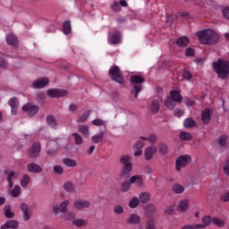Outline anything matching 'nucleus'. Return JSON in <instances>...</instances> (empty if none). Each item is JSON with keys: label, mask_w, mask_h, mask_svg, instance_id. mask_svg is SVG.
<instances>
[{"label": "nucleus", "mask_w": 229, "mask_h": 229, "mask_svg": "<svg viewBox=\"0 0 229 229\" xmlns=\"http://www.w3.org/2000/svg\"><path fill=\"white\" fill-rule=\"evenodd\" d=\"M121 164H123V168L119 174L120 178L126 180L131 170L133 169V165H131V157L130 155L123 156L120 158Z\"/></svg>", "instance_id": "nucleus-3"}, {"label": "nucleus", "mask_w": 229, "mask_h": 229, "mask_svg": "<svg viewBox=\"0 0 229 229\" xmlns=\"http://www.w3.org/2000/svg\"><path fill=\"white\" fill-rule=\"evenodd\" d=\"M130 187H131V182H123L121 186V191L122 192H128L130 191Z\"/></svg>", "instance_id": "nucleus-48"}, {"label": "nucleus", "mask_w": 229, "mask_h": 229, "mask_svg": "<svg viewBox=\"0 0 229 229\" xmlns=\"http://www.w3.org/2000/svg\"><path fill=\"white\" fill-rule=\"evenodd\" d=\"M183 126L184 128H196V126H198V123H196V121H194V119L192 118H187L184 120L183 122Z\"/></svg>", "instance_id": "nucleus-25"}, {"label": "nucleus", "mask_w": 229, "mask_h": 229, "mask_svg": "<svg viewBox=\"0 0 229 229\" xmlns=\"http://www.w3.org/2000/svg\"><path fill=\"white\" fill-rule=\"evenodd\" d=\"M76 217V214L69 211L66 212L63 218L64 219V221H73V219H75Z\"/></svg>", "instance_id": "nucleus-45"}, {"label": "nucleus", "mask_w": 229, "mask_h": 229, "mask_svg": "<svg viewBox=\"0 0 229 229\" xmlns=\"http://www.w3.org/2000/svg\"><path fill=\"white\" fill-rule=\"evenodd\" d=\"M56 151H58V144L56 143V141H53L52 143H49L47 145V154L49 157H53V155H55Z\"/></svg>", "instance_id": "nucleus-18"}, {"label": "nucleus", "mask_w": 229, "mask_h": 229, "mask_svg": "<svg viewBox=\"0 0 229 229\" xmlns=\"http://www.w3.org/2000/svg\"><path fill=\"white\" fill-rule=\"evenodd\" d=\"M27 171L32 174H38L44 171V168L37 163H30L27 165Z\"/></svg>", "instance_id": "nucleus-10"}, {"label": "nucleus", "mask_w": 229, "mask_h": 229, "mask_svg": "<svg viewBox=\"0 0 229 229\" xmlns=\"http://www.w3.org/2000/svg\"><path fill=\"white\" fill-rule=\"evenodd\" d=\"M169 149L167 148V145L165 144H159V153L160 155H167Z\"/></svg>", "instance_id": "nucleus-53"}, {"label": "nucleus", "mask_w": 229, "mask_h": 229, "mask_svg": "<svg viewBox=\"0 0 229 229\" xmlns=\"http://www.w3.org/2000/svg\"><path fill=\"white\" fill-rule=\"evenodd\" d=\"M140 203V200L137 197H133L129 201V207H130V208H137L139 207Z\"/></svg>", "instance_id": "nucleus-41"}, {"label": "nucleus", "mask_w": 229, "mask_h": 229, "mask_svg": "<svg viewBox=\"0 0 229 229\" xmlns=\"http://www.w3.org/2000/svg\"><path fill=\"white\" fill-rule=\"evenodd\" d=\"M221 199H222V201H224V203H228V201H229V192H226L224 195H222Z\"/></svg>", "instance_id": "nucleus-63"}, {"label": "nucleus", "mask_w": 229, "mask_h": 229, "mask_svg": "<svg viewBox=\"0 0 229 229\" xmlns=\"http://www.w3.org/2000/svg\"><path fill=\"white\" fill-rule=\"evenodd\" d=\"M8 105L12 108V111H11L12 115H17V110L19 108V99H17V98L13 97L9 99Z\"/></svg>", "instance_id": "nucleus-15"}, {"label": "nucleus", "mask_w": 229, "mask_h": 229, "mask_svg": "<svg viewBox=\"0 0 229 229\" xmlns=\"http://www.w3.org/2000/svg\"><path fill=\"white\" fill-rule=\"evenodd\" d=\"M78 131L82 133L83 137H90V128L88 125H81Z\"/></svg>", "instance_id": "nucleus-28"}, {"label": "nucleus", "mask_w": 229, "mask_h": 229, "mask_svg": "<svg viewBox=\"0 0 229 229\" xmlns=\"http://www.w3.org/2000/svg\"><path fill=\"white\" fill-rule=\"evenodd\" d=\"M201 221L204 228H207V226H210V225H212L214 218L210 216H204Z\"/></svg>", "instance_id": "nucleus-32"}, {"label": "nucleus", "mask_w": 229, "mask_h": 229, "mask_svg": "<svg viewBox=\"0 0 229 229\" xmlns=\"http://www.w3.org/2000/svg\"><path fill=\"white\" fill-rule=\"evenodd\" d=\"M179 47H185L189 45V38L187 37H181L176 41Z\"/></svg>", "instance_id": "nucleus-30"}, {"label": "nucleus", "mask_w": 229, "mask_h": 229, "mask_svg": "<svg viewBox=\"0 0 229 229\" xmlns=\"http://www.w3.org/2000/svg\"><path fill=\"white\" fill-rule=\"evenodd\" d=\"M173 191H174V194H183V192L185 191V187H183L178 183H174L173 185Z\"/></svg>", "instance_id": "nucleus-36"}, {"label": "nucleus", "mask_w": 229, "mask_h": 229, "mask_svg": "<svg viewBox=\"0 0 229 229\" xmlns=\"http://www.w3.org/2000/svg\"><path fill=\"white\" fill-rule=\"evenodd\" d=\"M91 124H93V126H106V122L105 120H101V118H97L91 121Z\"/></svg>", "instance_id": "nucleus-46"}, {"label": "nucleus", "mask_w": 229, "mask_h": 229, "mask_svg": "<svg viewBox=\"0 0 229 229\" xmlns=\"http://www.w3.org/2000/svg\"><path fill=\"white\" fill-rule=\"evenodd\" d=\"M4 214L7 219H13V217H15V213L13 212L12 207L10 205L4 207Z\"/></svg>", "instance_id": "nucleus-24"}, {"label": "nucleus", "mask_w": 229, "mask_h": 229, "mask_svg": "<svg viewBox=\"0 0 229 229\" xmlns=\"http://www.w3.org/2000/svg\"><path fill=\"white\" fill-rule=\"evenodd\" d=\"M155 153H157V147L155 146L147 147L144 150L145 160H151V158H153V157L155 156Z\"/></svg>", "instance_id": "nucleus-16"}, {"label": "nucleus", "mask_w": 229, "mask_h": 229, "mask_svg": "<svg viewBox=\"0 0 229 229\" xmlns=\"http://www.w3.org/2000/svg\"><path fill=\"white\" fill-rule=\"evenodd\" d=\"M30 182V175H24L23 178L21 181V185L25 189V187H28V184Z\"/></svg>", "instance_id": "nucleus-51"}, {"label": "nucleus", "mask_w": 229, "mask_h": 229, "mask_svg": "<svg viewBox=\"0 0 229 229\" xmlns=\"http://www.w3.org/2000/svg\"><path fill=\"white\" fill-rule=\"evenodd\" d=\"M54 173H55V174H64V167L60 165H54Z\"/></svg>", "instance_id": "nucleus-55"}, {"label": "nucleus", "mask_w": 229, "mask_h": 229, "mask_svg": "<svg viewBox=\"0 0 229 229\" xmlns=\"http://www.w3.org/2000/svg\"><path fill=\"white\" fill-rule=\"evenodd\" d=\"M41 149H42V147L40 145V142L33 143L28 152L29 158H30L31 160H35L36 158H38V157L40 156Z\"/></svg>", "instance_id": "nucleus-6"}, {"label": "nucleus", "mask_w": 229, "mask_h": 229, "mask_svg": "<svg viewBox=\"0 0 229 229\" xmlns=\"http://www.w3.org/2000/svg\"><path fill=\"white\" fill-rule=\"evenodd\" d=\"M63 187L64 191H66V192H76V191L74 190V184H72V182H65Z\"/></svg>", "instance_id": "nucleus-39"}, {"label": "nucleus", "mask_w": 229, "mask_h": 229, "mask_svg": "<svg viewBox=\"0 0 229 229\" xmlns=\"http://www.w3.org/2000/svg\"><path fill=\"white\" fill-rule=\"evenodd\" d=\"M223 15H224L225 19L229 20V7H225L223 9Z\"/></svg>", "instance_id": "nucleus-62"}, {"label": "nucleus", "mask_w": 229, "mask_h": 229, "mask_svg": "<svg viewBox=\"0 0 229 229\" xmlns=\"http://www.w3.org/2000/svg\"><path fill=\"white\" fill-rule=\"evenodd\" d=\"M20 208L22 212L23 221H30V219H31V215L33 214V211L30 209V206L25 202H22L20 205Z\"/></svg>", "instance_id": "nucleus-8"}, {"label": "nucleus", "mask_w": 229, "mask_h": 229, "mask_svg": "<svg viewBox=\"0 0 229 229\" xmlns=\"http://www.w3.org/2000/svg\"><path fill=\"white\" fill-rule=\"evenodd\" d=\"M213 225H215L218 228H224L225 223L221 218L213 217Z\"/></svg>", "instance_id": "nucleus-44"}, {"label": "nucleus", "mask_w": 229, "mask_h": 229, "mask_svg": "<svg viewBox=\"0 0 229 229\" xmlns=\"http://www.w3.org/2000/svg\"><path fill=\"white\" fill-rule=\"evenodd\" d=\"M165 106H166V108H170L171 110H173L174 108V104H173V100H171V98H167L165 100Z\"/></svg>", "instance_id": "nucleus-56"}, {"label": "nucleus", "mask_w": 229, "mask_h": 229, "mask_svg": "<svg viewBox=\"0 0 229 229\" xmlns=\"http://www.w3.org/2000/svg\"><path fill=\"white\" fill-rule=\"evenodd\" d=\"M193 229H203L205 228V225L203 224H193L191 225Z\"/></svg>", "instance_id": "nucleus-64"}, {"label": "nucleus", "mask_w": 229, "mask_h": 229, "mask_svg": "<svg viewBox=\"0 0 229 229\" xmlns=\"http://www.w3.org/2000/svg\"><path fill=\"white\" fill-rule=\"evenodd\" d=\"M108 41L110 44H119V42H121V34L118 32L112 34L111 37L108 38Z\"/></svg>", "instance_id": "nucleus-27"}, {"label": "nucleus", "mask_w": 229, "mask_h": 229, "mask_svg": "<svg viewBox=\"0 0 229 229\" xmlns=\"http://www.w3.org/2000/svg\"><path fill=\"white\" fill-rule=\"evenodd\" d=\"M226 135L221 136L218 140V144H220V146H225L226 144Z\"/></svg>", "instance_id": "nucleus-60"}, {"label": "nucleus", "mask_w": 229, "mask_h": 229, "mask_svg": "<svg viewBox=\"0 0 229 229\" xmlns=\"http://www.w3.org/2000/svg\"><path fill=\"white\" fill-rule=\"evenodd\" d=\"M23 112H26L30 117H33V115H37L38 114V106L27 104L22 106Z\"/></svg>", "instance_id": "nucleus-9"}, {"label": "nucleus", "mask_w": 229, "mask_h": 229, "mask_svg": "<svg viewBox=\"0 0 229 229\" xmlns=\"http://www.w3.org/2000/svg\"><path fill=\"white\" fill-rule=\"evenodd\" d=\"M109 76L113 80V81H116V83H119L120 85H123L124 83V79L123 78V73H121V70L119 69V66H113L109 69Z\"/></svg>", "instance_id": "nucleus-5"}, {"label": "nucleus", "mask_w": 229, "mask_h": 229, "mask_svg": "<svg viewBox=\"0 0 229 229\" xmlns=\"http://www.w3.org/2000/svg\"><path fill=\"white\" fill-rule=\"evenodd\" d=\"M213 69L216 72L218 78L226 80L229 74V61L219 59L213 64Z\"/></svg>", "instance_id": "nucleus-2"}, {"label": "nucleus", "mask_w": 229, "mask_h": 229, "mask_svg": "<svg viewBox=\"0 0 229 229\" xmlns=\"http://www.w3.org/2000/svg\"><path fill=\"white\" fill-rule=\"evenodd\" d=\"M49 84V79L47 77H43L40 79L36 80L33 82V88L34 89H44L46 85Z\"/></svg>", "instance_id": "nucleus-14"}, {"label": "nucleus", "mask_w": 229, "mask_h": 229, "mask_svg": "<svg viewBox=\"0 0 229 229\" xmlns=\"http://www.w3.org/2000/svg\"><path fill=\"white\" fill-rule=\"evenodd\" d=\"M72 225H74V226H77V228H81V226H84L85 225V220L81 218L73 219Z\"/></svg>", "instance_id": "nucleus-49"}, {"label": "nucleus", "mask_w": 229, "mask_h": 229, "mask_svg": "<svg viewBox=\"0 0 229 229\" xmlns=\"http://www.w3.org/2000/svg\"><path fill=\"white\" fill-rule=\"evenodd\" d=\"M5 225H7L8 228H11V229H18L19 228V221H17V220H7L5 222Z\"/></svg>", "instance_id": "nucleus-38"}, {"label": "nucleus", "mask_w": 229, "mask_h": 229, "mask_svg": "<svg viewBox=\"0 0 229 229\" xmlns=\"http://www.w3.org/2000/svg\"><path fill=\"white\" fill-rule=\"evenodd\" d=\"M47 123L50 126V128H53L54 130L58 128V122L56 121V118L52 114H48L47 116Z\"/></svg>", "instance_id": "nucleus-20"}, {"label": "nucleus", "mask_w": 229, "mask_h": 229, "mask_svg": "<svg viewBox=\"0 0 229 229\" xmlns=\"http://www.w3.org/2000/svg\"><path fill=\"white\" fill-rule=\"evenodd\" d=\"M63 164H64L66 167H76L78 165V162L70 157H65L63 159Z\"/></svg>", "instance_id": "nucleus-26"}, {"label": "nucleus", "mask_w": 229, "mask_h": 229, "mask_svg": "<svg viewBox=\"0 0 229 229\" xmlns=\"http://www.w3.org/2000/svg\"><path fill=\"white\" fill-rule=\"evenodd\" d=\"M90 207V202L89 200L78 199L73 203V208L77 210H81L83 208H89Z\"/></svg>", "instance_id": "nucleus-13"}, {"label": "nucleus", "mask_w": 229, "mask_h": 229, "mask_svg": "<svg viewBox=\"0 0 229 229\" xmlns=\"http://www.w3.org/2000/svg\"><path fill=\"white\" fill-rule=\"evenodd\" d=\"M140 203H148L151 199V195L148 192H142L140 194Z\"/></svg>", "instance_id": "nucleus-34"}, {"label": "nucleus", "mask_w": 229, "mask_h": 229, "mask_svg": "<svg viewBox=\"0 0 229 229\" xmlns=\"http://www.w3.org/2000/svg\"><path fill=\"white\" fill-rule=\"evenodd\" d=\"M224 173L225 174H226L227 176H229V160H226L225 163L224 164Z\"/></svg>", "instance_id": "nucleus-59"}, {"label": "nucleus", "mask_w": 229, "mask_h": 229, "mask_svg": "<svg viewBox=\"0 0 229 229\" xmlns=\"http://www.w3.org/2000/svg\"><path fill=\"white\" fill-rule=\"evenodd\" d=\"M170 98L174 101V103H182V101H183V97L180 92L174 89L170 92Z\"/></svg>", "instance_id": "nucleus-21"}, {"label": "nucleus", "mask_w": 229, "mask_h": 229, "mask_svg": "<svg viewBox=\"0 0 229 229\" xmlns=\"http://www.w3.org/2000/svg\"><path fill=\"white\" fill-rule=\"evenodd\" d=\"M4 174H7V182L9 183V188L12 189V187H13V180L17 179L19 175H17L15 171H4Z\"/></svg>", "instance_id": "nucleus-17"}, {"label": "nucleus", "mask_w": 229, "mask_h": 229, "mask_svg": "<svg viewBox=\"0 0 229 229\" xmlns=\"http://www.w3.org/2000/svg\"><path fill=\"white\" fill-rule=\"evenodd\" d=\"M11 194L13 198H19V196H21V186L15 185Z\"/></svg>", "instance_id": "nucleus-47"}, {"label": "nucleus", "mask_w": 229, "mask_h": 229, "mask_svg": "<svg viewBox=\"0 0 229 229\" xmlns=\"http://www.w3.org/2000/svg\"><path fill=\"white\" fill-rule=\"evenodd\" d=\"M155 219L149 218L146 223V229H157Z\"/></svg>", "instance_id": "nucleus-50"}, {"label": "nucleus", "mask_w": 229, "mask_h": 229, "mask_svg": "<svg viewBox=\"0 0 229 229\" xmlns=\"http://www.w3.org/2000/svg\"><path fill=\"white\" fill-rule=\"evenodd\" d=\"M201 121L204 124H208V123H210V108L207 107L203 110Z\"/></svg>", "instance_id": "nucleus-22"}, {"label": "nucleus", "mask_w": 229, "mask_h": 229, "mask_svg": "<svg viewBox=\"0 0 229 229\" xmlns=\"http://www.w3.org/2000/svg\"><path fill=\"white\" fill-rule=\"evenodd\" d=\"M72 137L74 139L76 146H81L83 144V136L78 132H73Z\"/></svg>", "instance_id": "nucleus-35"}, {"label": "nucleus", "mask_w": 229, "mask_h": 229, "mask_svg": "<svg viewBox=\"0 0 229 229\" xmlns=\"http://www.w3.org/2000/svg\"><path fill=\"white\" fill-rule=\"evenodd\" d=\"M111 8L112 10H114V12H121V5L119 4V3L117 2H114L111 4Z\"/></svg>", "instance_id": "nucleus-58"}, {"label": "nucleus", "mask_w": 229, "mask_h": 229, "mask_svg": "<svg viewBox=\"0 0 229 229\" xmlns=\"http://www.w3.org/2000/svg\"><path fill=\"white\" fill-rule=\"evenodd\" d=\"M114 214L121 216V214L124 213V208H123V206H121V205H116L114 208Z\"/></svg>", "instance_id": "nucleus-54"}, {"label": "nucleus", "mask_w": 229, "mask_h": 229, "mask_svg": "<svg viewBox=\"0 0 229 229\" xmlns=\"http://www.w3.org/2000/svg\"><path fill=\"white\" fill-rule=\"evenodd\" d=\"M145 144L143 141L138 140L134 145H133V149H142L144 148Z\"/></svg>", "instance_id": "nucleus-57"}, {"label": "nucleus", "mask_w": 229, "mask_h": 229, "mask_svg": "<svg viewBox=\"0 0 229 229\" xmlns=\"http://www.w3.org/2000/svg\"><path fill=\"white\" fill-rule=\"evenodd\" d=\"M188 208H189V200H181L179 201L177 210L179 212H185V210H187Z\"/></svg>", "instance_id": "nucleus-31"}, {"label": "nucleus", "mask_w": 229, "mask_h": 229, "mask_svg": "<svg viewBox=\"0 0 229 229\" xmlns=\"http://www.w3.org/2000/svg\"><path fill=\"white\" fill-rule=\"evenodd\" d=\"M127 225H139L140 223V216L139 215L132 213L126 219Z\"/></svg>", "instance_id": "nucleus-19"}, {"label": "nucleus", "mask_w": 229, "mask_h": 229, "mask_svg": "<svg viewBox=\"0 0 229 229\" xmlns=\"http://www.w3.org/2000/svg\"><path fill=\"white\" fill-rule=\"evenodd\" d=\"M104 135V132L95 134L91 137V141L93 142V144H99V142H103Z\"/></svg>", "instance_id": "nucleus-29"}, {"label": "nucleus", "mask_w": 229, "mask_h": 229, "mask_svg": "<svg viewBox=\"0 0 229 229\" xmlns=\"http://www.w3.org/2000/svg\"><path fill=\"white\" fill-rule=\"evenodd\" d=\"M89 117H90V112L84 113L83 114L78 116L76 121L77 123H87Z\"/></svg>", "instance_id": "nucleus-42"}, {"label": "nucleus", "mask_w": 229, "mask_h": 229, "mask_svg": "<svg viewBox=\"0 0 229 229\" xmlns=\"http://www.w3.org/2000/svg\"><path fill=\"white\" fill-rule=\"evenodd\" d=\"M179 139L181 140H185V141L192 140V134H191V132L182 131L179 134Z\"/></svg>", "instance_id": "nucleus-37"}, {"label": "nucleus", "mask_w": 229, "mask_h": 229, "mask_svg": "<svg viewBox=\"0 0 229 229\" xmlns=\"http://www.w3.org/2000/svg\"><path fill=\"white\" fill-rule=\"evenodd\" d=\"M130 183H136L137 187H143L144 180H142V176L140 175H134L130 178Z\"/></svg>", "instance_id": "nucleus-23"}, {"label": "nucleus", "mask_w": 229, "mask_h": 229, "mask_svg": "<svg viewBox=\"0 0 229 229\" xmlns=\"http://www.w3.org/2000/svg\"><path fill=\"white\" fill-rule=\"evenodd\" d=\"M197 37L200 44H203L204 46L207 44L214 46V44H217V42H219V34L211 29L197 32Z\"/></svg>", "instance_id": "nucleus-1"}, {"label": "nucleus", "mask_w": 229, "mask_h": 229, "mask_svg": "<svg viewBox=\"0 0 229 229\" xmlns=\"http://www.w3.org/2000/svg\"><path fill=\"white\" fill-rule=\"evenodd\" d=\"M140 140H148L151 144L157 142V134H150L148 137L140 136Z\"/></svg>", "instance_id": "nucleus-40"}, {"label": "nucleus", "mask_w": 229, "mask_h": 229, "mask_svg": "<svg viewBox=\"0 0 229 229\" xmlns=\"http://www.w3.org/2000/svg\"><path fill=\"white\" fill-rule=\"evenodd\" d=\"M6 42L8 46H12L14 49L19 47V39L17 38V36L12 32L6 36Z\"/></svg>", "instance_id": "nucleus-12"}, {"label": "nucleus", "mask_w": 229, "mask_h": 229, "mask_svg": "<svg viewBox=\"0 0 229 229\" xmlns=\"http://www.w3.org/2000/svg\"><path fill=\"white\" fill-rule=\"evenodd\" d=\"M49 98H64L67 94V90L51 89L47 91Z\"/></svg>", "instance_id": "nucleus-11"}, {"label": "nucleus", "mask_w": 229, "mask_h": 229, "mask_svg": "<svg viewBox=\"0 0 229 229\" xmlns=\"http://www.w3.org/2000/svg\"><path fill=\"white\" fill-rule=\"evenodd\" d=\"M182 75H183V78H185V80H191V78H192L191 72H189L187 70L182 71Z\"/></svg>", "instance_id": "nucleus-61"}, {"label": "nucleus", "mask_w": 229, "mask_h": 229, "mask_svg": "<svg viewBox=\"0 0 229 229\" xmlns=\"http://www.w3.org/2000/svg\"><path fill=\"white\" fill-rule=\"evenodd\" d=\"M60 212H67V207H69V200H64L60 203Z\"/></svg>", "instance_id": "nucleus-52"}, {"label": "nucleus", "mask_w": 229, "mask_h": 229, "mask_svg": "<svg viewBox=\"0 0 229 229\" xmlns=\"http://www.w3.org/2000/svg\"><path fill=\"white\" fill-rule=\"evenodd\" d=\"M72 28H71V21H64V25H63V31L64 33V35H69V33H71Z\"/></svg>", "instance_id": "nucleus-43"}, {"label": "nucleus", "mask_w": 229, "mask_h": 229, "mask_svg": "<svg viewBox=\"0 0 229 229\" xmlns=\"http://www.w3.org/2000/svg\"><path fill=\"white\" fill-rule=\"evenodd\" d=\"M150 109L153 114H158V111L160 110V104L158 103V100H152Z\"/></svg>", "instance_id": "nucleus-33"}, {"label": "nucleus", "mask_w": 229, "mask_h": 229, "mask_svg": "<svg viewBox=\"0 0 229 229\" xmlns=\"http://www.w3.org/2000/svg\"><path fill=\"white\" fill-rule=\"evenodd\" d=\"M191 162V156H181L176 159V171H182V167H185Z\"/></svg>", "instance_id": "nucleus-7"}, {"label": "nucleus", "mask_w": 229, "mask_h": 229, "mask_svg": "<svg viewBox=\"0 0 229 229\" xmlns=\"http://www.w3.org/2000/svg\"><path fill=\"white\" fill-rule=\"evenodd\" d=\"M131 83L132 84L131 94H133L135 99L139 98L140 90H142V83L146 81V79L142 75H132L131 76Z\"/></svg>", "instance_id": "nucleus-4"}]
</instances>
